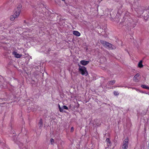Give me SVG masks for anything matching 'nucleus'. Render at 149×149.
<instances>
[{
	"label": "nucleus",
	"mask_w": 149,
	"mask_h": 149,
	"mask_svg": "<svg viewBox=\"0 0 149 149\" xmlns=\"http://www.w3.org/2000/svg\"><path fill=\"white\" fill-rule=\"evenodd\" d=\"M114 95H118L119 94V93L117 91H115L113 92Z\"/></svg>",
	"instance_id": "obj_14"
},
{
	"label": "nucleus",
	"mask_w": 149,
	"mask_h": 149,
	"mask_svg": "<svg viewBox=\"0 0 149 149\" xmlns=\"http://www.w3.org/2000/svg\"><path fill=\"white\" fill-rule=\"evenodd\" d=\"M102 59H103V60L104 61H105L106 60V58L105 57L101 58H100V59L101 61V60Z\"/></svg>",
	"instance_id": "obj_18"
},
{
	"label": "nucleus",
	"mask_w": 149,
	"mask_h": 149,
	"mask_svg": "<svg viewBox=\"0 0 149 149\" xmlns=\"http://www.w3.org/2000/svg\"><path fill=\"white\" fill-rule=\"evenodd\" d=\"M63 109H66V110L68 109V107L66 106H65V105L63 106Z\"/></svg>",
	"instance_id": "obj_16"
},
{
	"label": "nucleus",
	"mask_w": 149,
	"mask_h": 149,
	"mask_svg": "<svg viewBox=\"0 0 149 149\" xmlns=\"http://www.w3.org/2000/svg\"><path fill=\"white\" fill-rule=\"evenodd\" d=\"M99 28H98L99 29V30H98V32L99 33H101V35H103V33H102V32H103V29H101V28L99 26Z\"/></svg>",
	"instance_id": "obj_11"
},
{
	"label": "nucleus",
	"mask_w": 149,
	"mask_h": 149,
	"mask_svg": "<svg viewBox=\"0 0 149 149\" xmlns=\"http://www.w3.org/2000/svg\"><path fill=\"white\" fill-rule=\"evenodd\" d=\"M142 60L140 61L139 62L138 65L139 67L141 68L143 67V65L142 64Z\"/></svg>",
	"instance_id": "obj_12"
},
{
	"label": "nucleus",
	"mask_w": 149,
	"mask_h": 149,
	"mask_svg": "<svg viewBox=\"0 0 149 149\" xmlns=\"http://www.w3.org/2000/svg\"><path fill=\"white\" fill-rule=\"evenodd\" d=\"M38 125L39 126V127L40 128H41L42 126V119L41 118L40 119V120L39 122Z\"/></svg>",
	"instance_id": "obj_9"
},
{
	"label": "nucleus",
	"mask_w": 149,
	"mask_h": 149,
	"mask_svg": "<svg viewBox=\"0 0 149 149\" xmlns=\"http://www.w3.org/2000/svg\"><path fill=\"white\" fill-rule=\"evenodd\" d=\"M123 86H116V87H122Z\"/></svg>",
	"instance_id": "obj_21"
},
{
	"label": "nucleus",
	"mask_w": 149,
	"mask_h": 149,
	"mask_svg": "<svg viewBox=\"0 0 149 149\" xmlns=\"http://www.w3.org/2000/svg\"><path fill=\"white\" fill-rule=\"evenodd\" d=\"M139 76L140 75L139 74L137 73L136 74L133 78L134 81L136 82L138 81Z\"/></svg>",
	"instance_id": "obj_5"
},
{
	"label": "nucleus",
	"mask_w": 149,
	"mask_h": 149,
	"mask_svg": "<svg viewBox=\"0 0 149 149\" xmlns=\"http://www.w3.org/2000/svg\"><path fill=\"white\" fill-rule=\"evenodd\" d=\"M106 141L107 143H108L109 144H110L111 143V142L110 141V139L109 138H107V139H106Z\"/></svg>",
	"instance_id": "obj_15"
},
{
	"label": "nucleus",
	"mask_w": 149,
	"mask_h": 149,
	"mask_svg": "<svg viewBox=\"0 0 149 149\" xmlns=\"http://www.w3.org/2000/svg\"><path fill=\"white\" fill-rule=\"evenodd\" d=\"M129 139L127 137L124 141L122 147V149H127L128 148Z\"/></svg>",
	"instance_id": "obj_4"
},
{
	"label": "nucleus",
	"mask_w": 149,
	"mask_h": 149,
	"mask_svg": "<svg viewBox=\"0 0 149 149\" xmlns=\"http://www.w3.org/2000/svg\"><path fill=\"white\" fill-rule=\"evenodd\" d=\"M13 54L15 56V57L17 58H20L22 56V55L21 54H18L16 52H13Z\"/></svg>",
	"instance_id": "obj_6"
},
{
	"label": "nucleus",
	"mask_w": 149,
	"mask_h": 149,
	"mask_svg": "<svg viewBox=\"0 0 149 149\" xmlns=\"http://www.w3.org/2000/svg\"><path fill=\"white\" fill-rule=\"evenodd\" d=\"M96 125H98V124H97V123H96Z\"/></svg>",
	"instance_id": "obj_26"
},
{
	"label": "nucleus",
	"mask_w": 149,
	"mask_h": 149,
	"mask_svg": "<svg viewBox=\"0 0 149 149\" xmlns=\"http://www.w3.org/2000/svg\"><path fill=\"white\" fill-rule=\"evenodd\" d=\"M79 67V70L83 75L87 76L88 74V73L86 70V68L84 66H81L79 65H78Z\"/></svg>",
	"instance_id": "obj_3"
},
{
	"label": "nucleus",
	"mask_w": 149,
	"mask_h": 149,
	"mask_svg": "<svg viewBox=\"0 0 149 149\" xmlns=\"http://www.w3.org/2000/svg\"><path fill=\"white\" fill-rule=\"evenodd\" d=\"M74 129L73 127H72L71 128V130H70V132H73L74 131Z\"/></svg>",
	"instance_id": "obj_19"
},
{
	"label": "nucleus",
	"mask_w": 149,
	"mask_h": 149,
	"mask_svg": "<svg viewBox=\"0 0 149 149\" xmlns=\"http://www.w3.org/2000/svg\"><path fill=\"white\" fill-rule=\"evenodd\" d=\"M116 86H115L114 87V88H116Z\"/></svg>",
	"instance_id": "obj_25"
},
{
	"label": "nucleus",
	"mask_w": 149,
	"mask_h": 149,
	"mask_svg": "<svg viewBox=\"0 0 149 149\" xmlns=\"http://www.w3.org/2000/svg\"><path fill=\"white\" fill-rule=\"evenodd\" d=\"M148 147L149 148V143L148 144Z\"/></svg>",
	"instance_id": "obj_24"
},
{
	"label": "nucleus",
	"mask_w": 149,
	"mask_h": 149,
	"mask_svg": "<svg viewBox=\"0 0 149 149\" xmlns=\"http://www.w3.org/2000/svg\"><path fill=\"white\" fill-rule=\"evenodd\" d=\"M141 87L143 88L149 90V87L145 85H142L141 86Z\"/></svg>",
	"instance_id": "obj_13"
},
{
	"label": "nucleus",
	"mask_w": 149,
	"mask_h": 149,
	"mask_svg": "<svg viewBox=\"0 0 149 149\" xmlns=\"http://www.w3.org/2000/svg\"><path fill=\"white\" fill-rule=\"evenodd\" d=\"M51 142L52 144L54 142V140L53 138H51L50 139Z\"/></svg>",
	"instance_id": "obj_17"
},
{
	"label": "nucleus",
	"mask_w": 149,
	"mask_h": 149,
	"mask_svg": "<svg viewBox=\"0 0 149 149\" xmlns=\"http://www.w3.org/2000/svg\"><path fill=\"white\" fill-rule=\"evenodd\" d=\"M100 43L102 44L104 47L111 49H115V47L112 44L109 42L103 40H101L100 41Z\"/></svg>",
	"instance_id": "obj_2"
},
{
	"label": "nucleus",
	"mask_w": 149,
	"mask_h": 149,
	"mask_svg": "<svg viewBox=\"0 0 149 149\" xmlns=\"http://www.w3.org/2000/svg\"><path fill=\"white\" fill-rule=\"evenodd\" d=\"M73 33L75 36L78 37L80 36L81 35L80 33L77 31H73Z\"/></svg>",
	"instance_id": "obj_8"
},
{
	"label": "nucleus",
	"mask_w": 149,
	"mask_h": 149,
	"mask_svg": "<svg viewBox=\"0 0 149 149\" xmlns=\"http://www.w3.org/2000/svg\"><path fill=\"white\" fill-rule=\"evenodd\" d=\"M97 121H98V120H96V122H97Z\"/></svg>",
	"instance_id": "obj_23"
},
{
	"label": "nucleus",
	"mask_w": 149,
	"mask_h": 149,
	"mask_svg": "<svg viewBox=\"0 0 149 149\" xmlns=\"http://www.w3.org/2000/svg\"><path fill=\"white\" fill-rule=\"evenodd\" d=\"M21 6L19 5L18 7L15 9V12L13 15H11L10 19L11 21H13L14 20L15 18L18 17L19 15L21 12Z\"/></svg>",
	"instance_id": "obj_1"
},
{
	"label": "nucleus",
	"mask_w": 149,
	"mask_h": 149,
	"mask_svg": "<svg viewBox=\"0 0 149 149\" xmlns=\"http://www.w3.org/2000/svg\"><path fill=\"white\" fill-rule=\"evenodd\" d=\"M58 108H59V109L60 108H61V107H60V105L59 104L58 105Z\"/></svg>",
	"instance_id": "obj_22"
},
{
	"label": "nucleus",
	"mask_w": 149,
	"mask_h": 149,
	"mask_svg": "<svg viewBox=\"0 0 149 149\" xmlns=\"http://www.w3.org/2000/svg\"><path fill=\"white\" fill-rule=\"evenodd\" d=\"M89 63L88 61H85L84 60H83L80 61L81 64L84 65H87Z\"/></svg>",
	"instance_id": "obj_7"
},
{
	"label": "nucleus",
	"mask_w": 149,
	"mask_h": 149,
	"mask_svg": "<svg viewBox=\"0 0 149 149\" xmlns=\"http://www.w3.org/2000/svg\"><path fill=\"white\" fill-rule=\"evenodd\" d=\"M59 111L61 112H63V109H61V108L59 109Z\"/></svg>",
	"instance_id": "obj_20"
},
{
	"label": "nucleus",
	"mask_w": 149,
	"mask_h": 149,
	"mask_svg": "<svg viewBox=\"0 0 149 149\" xmlns=\"http://www.w3.org/2000/svg\"><path fill=\"white\" fill-rule=\"evenodd\" d=\"M115 82L116 81L115 80L110 81H109L108 84L109 85H113L115 83Z\"/></svg>",
	"instance_id": "obj_10"
}]
</instances>
